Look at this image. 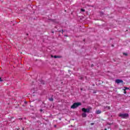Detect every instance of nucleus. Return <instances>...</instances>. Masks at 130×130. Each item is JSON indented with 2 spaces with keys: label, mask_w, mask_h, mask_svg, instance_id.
I'll use <instances>...</instances> for the list:
<instances>
[{
  "label": "nucleus",
  "mask_w": 130,
  "mask_h": 130,
  "mask_svg": "<svg viewBox=\"0 0 130 130\" xmlns=\"http://www.w3.org/2000/svg\"><path fill=\"white\" fill-rule=\"evenodd\" d=\"M82 111L84 113H82V117H86L87 116V114H86V112H87V113H89L90 112V109L87 108H82Z\"/></svg>",
  "instance_id": "nucleus-1"
},
{
  "label": "nucleus",
  "mask_w": 130,
  "mask_h": 130,
  "mask_svg": "<svg viewBox=\"0 0 130 130\" xmlns=\"http://www.w3.org/2000/svg\"><path fill=\"white\" fill-rule=\"evenodd\" d=\"M80 105H81L80 103H75L71 106V108L72 109H75V108H77V107H78Z\"/></svg>",
  "instance_id": "nucleus-2"
},
{
  "label": "nucleus",
  "mask_w": 130,
  "mask_h": 130,
  "mask_svg": "<svg viewBox=\"0 0 130 130\" xmlns=\"http://www.w3.org/2000/svg\"><path fill=\"white\" fill-rule=\"evenodd\" d=\"M119 116L122 118H126L128 116V114H119Z\"/></svg>",
  "instance_id": "nucleus-3"
},
{
  "label": "nucleus",
  "mask_w": 130,
  "mask_h": 130,
  "mask_svg": "<svg viewBox=\"0 0 130 130\" xmlns=\"http://www.w3.org/2000/svg\"><path fill=\"white\" fill-rule=\"evenodd\" d=\"M116 83H117V84H119L120 83H123V81L122 80H120V79H116L115 80Z\"/></svg>",
  "instance_id": "nucleus-4"
},
{
  "label": "nucleus",
  "mask_w": 130,
  "mask_h": 130,
  "mask_svg": "<svg viewBox=\"0 0 130 130\" xmlns=\"http://www.w3.org/2000/svg\"><path fill=\"white\" fill-rule=\"evenodd\" d=\"M95 113H96V114H100V113H101V111L98 110L95 112Z\"/></svg>",
  "instance_id": "nucleus-5"
},
{
  "label": "nucleus",
  "mask_w": 130,
  "mask_h": 130,
  "mask_svg": "<svg viewBox=\"0 0 130 130\" xmlns=\"http://www.w3.org/2000/svg\"><path fill=\"white\" fill-rule=\"evenodd\" d=\"M49 100L50 101H53V99L52 98H49Z\"/></svg>",
  "instance_id": "nucleus-6"
},
{
  "label": "nucleus",
  "mask_w": 130,
  "mask_h": 130,
  "mask_svg": "<svg viewBox=\"0 0 130 130\" xmlns=\"http://www.w3.org/2000/svg\"><path fill=\"white\" fill-rule=\"evenodd\" d=\"M0 82H4V80L2 79V77H0Z\"/></svg>",
  "instance_id": "nucleus-7"
},
{
  "label": "nucleus",
  "mask_w": 130,
  "mask_h": 130,
  "mask_svg": "<svg viewBox=\"0 0 130 130\" xmlns=\"http://www.w3.org/2000/svg\"><path fill=\"white\" fill-rule=\"evenodd\" d=\"M123 90H124V93L126 94V91H125V89H124V88H123Z\"/></svg>",
  "instance_id": "nucleus-8"
},
{
  "label": "nucleus",
  "mask_w": 130,
  "mask_h": 130,
  "mask_svg": "<svg viewBox=\"0 0 130 130\" xmlns=\"http://www.w3.org/2000/svg\"><path fill=\"white\" fill-rule=\"evenodd\" d=\"M28 103V102H27V101H25L24 102V104L25 105H27V104Z\"/></svg>",
  "instance_id": "nucleus-9"
},
{
  "label": "nucleus",
  "mask_w": 130,
  "mask_h": 130,
  "mask_svg": "<svg viewBox=\"0 0 130 130\" xmlns=\"http://www.w3.org/2000/svg\"><path fill=\"white\" fill-rule=\"evenodd\" d=\"M124 90H127V89H128L129 88H127V87H124Z\"/></svg>",
  "instance_id": "nucleus-10"
},
{
  "label": "nucleus",
  "mask_w": 130,
  "mask_h": 130,
  "mask_svg": "<svg viewBox=\"0 0 130 130\" xmlns=\"http://www.w3.org/2000/svg\"><path fill=\"white\" fill-rule=\"evenodd\" d=\"M54 58H57V57H58L57 56H54Z\"/></svg>",
  "instance_id": "nucleus-11"
},
{
  "label": "nucleus",
  "mask_w": 130,
  "mask_h": 130,
  "mask_svg": "<svg viewBox=\"0 0 130 130\" xmlns=\"http://www.w3.org/2000/svg\"><path fill=\"white\" fill-rule=\"evenodd\" d=\"M81 11H82V12H85V10H84V9H81Z\"/></svg>",
  "instance_id": "nucleus-12"
},
{
  "label": "nucleus",
  "mask_w": 130,
  "mask_h": 130,
  "mask_svg": "<svg viewBox=\"0 0 130 130\" xmlns=\"http://www.w3.org/2000/svg\"><path fill=\"white\" fill-rule=\"evenodd\" d=\"M123 54L124 55H127V54H126V53H124Z\"/></svg>",
  "instance_id": "nucleus-13"
},
{
  "label": "nucleus",
  "mask_w": 130,
  "mask_h": 130,
  "mask_svg": "<svg viewBox=\"0 0 130 130\" xmlns=\"http://www.w3.org/2000/svg\"><path fill=\"white\" fill-rule=\"evenodd\" d=\"M22 119H23V118H19V120H22Z\"/></svg>",
  "instance_id": "nucleus-14"
},
{
  "label": "nucleus",
  "mask_w": 130,
  "mask_h": 130,
  "mask_svg": "<svg viewBox=\"0 0 130 130\" xmlns=\"http://www.w3.org/2000/svg\"><path fill=\"white\" fill-rule=\"evenodd\" d=\"M22 130H24V127H22Z\"/></svg>",
  "instance_id": "nucleus-15"
},
{
  "label": "nucleus",
  "mask_w": 130,
  "mask_h": 130,
  "mask_svg": "<svg viewBox=\"0 0 130 130\" xmlns=\"http://www.w3.org/2000/svg\"><path fill=\"white\" fill-rule=\"evenodd\" d=\"M22 106H25V105H23Z\"/></svg>",
  "instance_id": "nucleus-16"
},
{
  "label": "nucleus",
  "mask_w": 130,
  "mask_h": 130,
  "mask_svg": "<svg viewBox=\"0 0 130 130\" xmlns=\"http://www.w3.org/2000/svg\"><path fill=\"white\" fill-rule=\"evenodd\" d=\"M93 123H91V125H93Z\"/></svg>",
  "instance_id": "nucleus-17"
},
{
  "label": "nucleus",
  "mask_w": 130,
  "mask_h": 130,
  "mask_svg": "<svg viewBox=\"0 0 130 130\" xmlns=\"http://www.w3.org/2000/svg\"><path fill=\"white\" fill-rule=\"evenodd\" d=\"M41 112H42V110H41Z\"/></svg>",
  "instance_id": "nucleus-18"
},
{
  "label": "nucleus",
  "mask_w": 130,
  "mask_h": 130,
  "mask_svg": "<svg viewBox=\"0 0 130 130\" xmlns=\"http://www.w3.org/2000/svg\"><path fill=\"white\" fill-rule=\"evenodd\" d=\"M30 102H32V101H30Z\"/></svg>",
  "instance_id": "nucleus-19"
},
{
  "label": "nucleus",
  "mask_w": 130,
  "mask_h": 130,
  "mask_svg": "<svg viewBox=\"0 0 130 130\" xmlns=\"http://www.w3.org/2000/svg\"><path fill=\"white\" fill-rule=\"evenodd\" d=\"M105 130H107V129H105Z\"/></svg>",
  "instance_id": "nucleus-20"
}]
</instances>
